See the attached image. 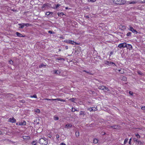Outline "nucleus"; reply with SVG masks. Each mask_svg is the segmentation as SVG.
I'll use <instances>...</instances> for the list:
<instances>
[{
	"mask_svg": "<svg viewBox=\"0 0 145 145\" xmlns=\"http://www.w3.org/2000/svg\"><path fill=\"white\" fill-rule=\"evenodd\" d=\"M114 3L119 5H122L124 4L125 3V0H113Z\"/></svg>",
	"mask_w": 145,
	"mask_h": 145,
	"instance_id": "nucleus-1",
	"label": "nucleus"
},
{
	"mask_svg": "<svg viewBox=\"0 0 145 145\" xmlns=\"http://www.w3.org/2000/svg\"><path fill=\"white\" fill-rule=\"evenodd\" d=\"M18 25L20 26L19 27V28L20 29H22L25 26L28 27L30 26L31 25V24H25L24 23L19 24H18Z\"/></svg>",
	"mask_w": 145,
	"mask_h": 145,
	"instance_id": "nucleus-2",
	"label": "nucleus"
},
{
	"mask_svg": "<svg viewBox=\"0 0 145 145\" xmlns=\"http://www.w3.org/2000/svg\"><path fill=\"white\" fill-rule=\"evenodd\" d=\"M126 42H124L123 43H120L119 44L118 46V47L121 48H125L126 45Z\"/></svg>",
	"mask_w": 145,
	"mask_h": 145,
	"instance_id": "nucleus-3",
	"label": "nucleus"
},
{
	"mask_svg": "<svg viewBox=\"0 0 145 145\" xmlns=\"http://www.w3.org/2000/svg\"><path fill=\"white\" fill-rule=\"evenodd\" d=\"M104 63L105 64L109 66H110L112 64L113 65V66H116L115 64L113 62H111L108 61H104Z\"/></svg>",
	"mask_w": 145,
	"mask_h": 145,
	"instance_id": "nucleus-4",
	"label": "nucleus"
},
{
	"mask_svg": "<svg viewBox=\"0 0 145 145\" xmlns=\"http://www.w3.org/2000/svg\"><path fill=\"white\" fill-rule=\"evenodd\" d=\"M129 30L132 32L133 33H134L135 34H137V31L135 29H134L131 26L129 25Z\"/></svg>",
	"mask_w": 145,
	"mask_h": 145,
	"instance_id": "nucleus-5",
	"label": "nucleus"
},
{
	"mask_svg": "<svg viewBox=\"0 0 145 145\" xmlns=\"http://www.w3.org/2000/svg\"><path fill=\"white\" fill-rule=\"evenodd\" d=\"M8 121L12 123H15L16 122V120L13 117H12L10 118Z\"/></svg>",
	"mask_w": 145,
	"mask_h": 145,
	"instance_id": "nucleus-6",
	"label": "nucleus"
},
{
	"mask_svg": "<svg viewBox=\"0 0 145 145\" xmlns=\"http://www.w3.org/2000/svg\"><path fill=\"white\" fill-rule=\"evenodd\" d=\"M66 42L71 44L73 45H75L76 44V42H74V41L70 40H67L65 41Z\"/></svg>",
	"mask_w": 145,
	"mask_h": 145,
	"instance_id": "nucleus-7",
	"label": "nucleus"
},
{
	"mask_svg": "<svg viewBox=\"0 0 145 145\" xmlns=\"http://www.w3.org/2000/svg\"><path fill=\"white\" fill-rule=\"evenodd\" d=\"M110 127H111L113 129H120V126L117 125H114L111 126H110Z\"/></svg>",
	"mask_w": 145,
	"mask_h": 145,
	"instance_id": "nucleus-8",
	"label": "nucleus"
},
{
	"mask_svg": "<svg viewBox=\"0 0 145 145\" xmlns=\"http://www.w3.org/2000/svg\"><path fill=\"white\" fill-rule=\"evenodd\" d=\"M126 47L127 48V49H129V50H131L132 49V46L129 44H127L126 43Z\"/></svg>",
	"mask_w": 145,
	"mask_h": 145,
	"instance_id": "nucleus-9",
	"label": "nucleus"
},
{
	"mask_svg": "<svg viewBox=\"0 0 145 145\" xmlns=\"http://www.w3.org/2000/svg\"><path fill=\"white\" fill-rule=\"evenodd\" d=\"M46 100H50V101H55V100H57L58 101H61V99H60V98H57V99H46Z\"/></svg>",
	"mask_w": 145,
	"mask_h": 145,
	"instance_id": "nucleus-10",
	"label": "nucleus"
},
{
	"mask_svg": "<svg viewBox=\"0 0 145 145\" xmlns=\"http://www.w3.org/2000/svg\"><path fill=\"white\" fill-rule=\"evenodd\" d=\"M26 124V122L25 121H23V122H19V125H25Z\"/></svg>",
	"mask_w": 145,
	"mask_h": 145,
	"instance_id": "nucleus-11",
	"label": "nucleus"
},
{
	"mask_svg": "<svg viewBox=\"0 0 145 145\" xmlns=\"http://www.w3.org/2000/svg\"><path fill=\"white\" fill-rule=\"evenodd\" d=\"M16 34L17 36L19 37H24L21 34L18 32H16Z\"/></svg>",
	"mask_w": 145,
	"mask_h": 145,
	"instance_id": "nucleus-12",
	"label": "nucleus"
},
{
	"mask_svg": "<svg viewBox=\"0 0 145 145\" xmlns=\"http://www.w3.org/2000/svg\"><path fill=\"white\" fill-rule=\"evenodd\" d=\"M45 141V140H44V139H42H42H40V140H39V143L42 144V145H43L44 144V145H45V144H44V143L43 142H44Z\"/></svg>",
	"mask_w": 145,
	"mask_h": 145,
	"instance_id": "nucleus-13",
	"label": "nucleus"
},
{
	"mask_svg": "<svg viewBox=\"0 0 145 145\" xmlns=\"http://www.w3.org/2000/svg\"><path fill=\"white\" fill-rule=\"evenodd\" d=\"M53 72L54 73L57 74H59L60 73V71L59 70H54Z\"/></svg>",
	"mask_w": 145,
	"mask_h": 145,
	"instance_id": "nucleus-14",
	"label": "nucleus"
},
{
	"mask_svg": "<svg viewBox=\"0 0 145 145\" xmlns=\"http://www.w3.org/2000/svg\"><path fill=\"white\" fill-rule=\"evenodd\" d=\"M98 87V88L100 89L104 90L105 86L103 85L99 86Z\"/></svg>",
	"mask_w": 145,
	"mask_h": 145,
	"instance_id": "nucleus-15",
	"label": "nucleus"
},
{
	"mask_svg": "<svg viewBox=\"0 0 145 145\" xmlns=\"http://www.w3.org/2000/svg\"><path fill=\"white\" fill-rule=\"evenodd\" d=\"M56 60H60L62 61H64L65 60V59L64 58H61L60 57H57L56 58Z\"/></svg>",
	"mask_w": 145,
	"mask_h": 145,
	"instance_id": "nucleus-16",
	"label": "nucleus"
},
{
	"mask_svg": "<svg viewBox=\"0 0 145 145\" xmlns=\"http://www.w3.org/2000/svg\"><path fill=\"white\" fill-rule=\"evenodd\" d=\"M53 13L51 12H46V15H50L51 16L52 15Z\"/></svg>",
	"mask_w": 145,
	"mask_h": 145,
	"instance_id": "nucleus-17",
	"label": "nucleus"
},
{
	"mask_svg": "<svg viewBox=\"0 0 145 145\" xmlns=\"http://www.w3.org/2000/svg\"><path fill=\"white\" fill-rule=\"evenodd\" d=\"M59 16L61 17V16H63L65 14H63V12H58L57 14Z\"/></svg>",
	"mask_w": 145,
	"mask_h": 145,
	"instance_id": "nucleus-18",
	"label": "nucleus"
},
{
	"mask_svg": "<svg viewBox=\"0 0 145 145\" xmlns=\"http://www.w3.org/2000/svg\"><path fill=\"white\" fill-rule=\"evenodd\" d=\"M61 5L60 4H57V5H55V7H54V9H57L58 7H59V6Z\"/></svg>",
	"mask_w": 145,
	"mask_h": 145,
	"instance_id": "nucleus-19",
	"label": "nucleus"
},
{
	"mask_svg": "<svg viewBox=\"0 0 145 145\" xmlns=\"http://www.w3.org/2000/svg\"><path fill=\"white\" fill-rule=\"evenodd\" d=\"M79 131H76L75 132L76 136L78 137L79 136Z\"/></svg>",
	"mask_w": 145,
	"mask_h": 145,
	"instance_id": "nucleus-20",
	"label": "nucleus"
},
{
	"mask_svg": "<svg viewBox=\"0 0 145 145\" xmlns=\"http://www.w3.org/2000/svg\"><path fill=\"white\" fill-rule=\"evenodd\" d=\"M54 119L55 120H57L59 119V118L56 116H54Z\"/></svg>",
	"mask_w": 145,
	"mask_h": 145,
	"instance_id": "nucleus-21",
	"label": "nucleus"
},
{
	"mask_svg": "<svg viewBox=\"0 0 145 145\" xmlns=\"http://www.w3.org/2000/svg\"><path fill=\"white\" fill-rule=\"evenodd\" d=\"M71 111L72 112H74L75 111H78V110H76V109L75 108H72V110H71Z\"/></svg>",
	"mask_w": 145,
	"mask_h": 145,
	"instance_id": "nucleus-22",
	"label": "nucleus"
},
{
	"mask_svg": "<svg viewBox=\"0 0 145 145\" xmlns=\"http://www.w3.org/2000/svg\"><path fill=\"white\" fill-rule=\"evenodd\" d=\"M98 140L97 139H95L93 140V142L95 144H96L98 142Z\"/></svg>",
	"mask_w": 145,
	"mask_h": 145,
	"instance_id": "nucleus-23",
	"label": "nucleus"
},
{
	"mask_svg": "<svg viewBox=\"0 0 145 145\" xmlns=\"http://www.w3.org/2000/svg\"><path fill=\"white\" fill-rule=\"evenodd\" d=\"M104 90H106L107 91H109L110 90H109V89L107 87H106L105 86L104 87Z\"/></svg>",
	"mask_w": 145,
	"mask_h": 145,
	"instance_id": "nucleus-24",
	"label": "nucleus"
},
{
	"mask_svg": "<svg viewBox=\"0 0 145 145\" xmlns=\"http://www.w3.org/2000/svg\"><path fill=\"white\" fill-rule=\"evenodd\" d=\"M37 142H36V141H34L32 142L31 143V144L32 145H36L37 144Z\"/></svg>",
	"mask_w": 145,
	"mask_h": 145,
	"instance_id": "nucleus-25",
	"label": "nucleus"
},
{
	"mask_svg": "<svg viewBox=\"0 0 145 145\" xmlns=\"http://www.w3.org/2000/svg\"><path fill=\"white\" fill-rule=\"evenodd\" d=\"M137 73L141 75H142L143 74V73L141 72L140 71H137Z\"/></svg>",
	"mask_w": 145,
	"mask_h": 145,
	"instance_id": "nucleus-26",
	"label": "nucleus"
},
{
	"mask_svg": "<svg viewBox=\"0 0 145 145\" xmlns=\"http://www.w3.org/2000/svg\"><path fill=\"white\" fill-rule=\"evenodd\" d=\"M85 115L84 112L82 111H81L80 112V115Z\"/></svg>",
	"mask_w": 145,
	"mask_h": 145,
	"instance_id": "nucleus-27",
	"label": "nucleus"
},
{
	"mask_svg": "<svg viewBox=\"0 0 145 145\" xmlns=\"http://www.w3.org/2000/svg\"><path fill=\"white\" fill-rule=\"evenodd\" d=\"M131 32H129L127 33L126 35L127 36H131Z\"/></svg>",
	"mask_w": 145,
	"mask_h": 145,
	"instance_id": "nucleus-28",
	"label": "nucleus"
},
{
	"mask_svg": "<svg viewBox=\"0 0 145 145\" xmlns=\"http://www.w3.org/2000/svg\"><path fill=\"white\" fill-rule=\"evenodd\" d=\"M122 80H124V81H126L127 80V78L126 77H125V76H123L122 78Z\"/></svg>",
	"mask_w": 145,
	"mask_h": 145,
	"instance_id": "nucleus-29",
	"label": "nucleus"
},
{
	"mask_svg": "<svg viewBox=\"0 0 145 145\" xmlns=\"http://www.w3.org/2000/svg\"><path fill=\"white\" fill-rule=\"evenodd\" d=\"M30 97H31V98L34 97V98H37V95H32H32L30 96Z\"/></svg>",
	"mask_w": 145,
	"mask_h": 145,
	"instance_id": "nucleus-30",
	"label": "nucleus"
},
{
	"mask_svg": "<svg viewBox=\"0 0 145 145\" xmlns=\"http://www.w3.org/2000/svg\"><path fill=\"white\" fill-rule=\"evenodd\" d=\"M76 98H72L70 99V100L72 102H74V101L76 100Z\"/></svg>",
	"mask_w": 145,
	"mask_h": 145,
	"instance_id": "nucleus-31",
	"label": "nucleus"
},
{
	"mask_svg": "<svg viewBox=\"0 0 145 145\" xmlns=\"http://www.w3.org/2000/svg\"><path fill=\"white\" fill-rule=\"evenodd\" d=\"M128 139L126 138L124 140V144H125L128 141Z\"/></svg>",
	"mask_w": 145,
	"mask_h": 145,
	"instance_id": "nucleus-32",
	"label": "nucleus"
},
{
	"mask_svg": "<svg viewBox=\"0 0 145 145\" xmlns=\"http://www.w3.org/2000/svg\"><path fill=\"white\" fill-rule=\"evenodd\" d=\"M135 135L137 138H140V135L138 133L136 134Z\"/></svg>",
	"mask_w": 145,
	"mask_h": 145,
	"instance_id": "nucleus-33",
	"label": "nucleus"
},
{
	"mask_svg": "<svg viewBox=\"0 0 145 145\" xmlns=\"http://www.w3.org/2000/svg\"><path fill=\"white\" fill-rule=\"evenodd\" d=\"M9 63L11 65H13V61L11 60H10L9 61Z\"/></svg>",
	"mask_w": 145,
	"mask_h": 145,
	"instance_id": "nucleus-34",
	"label": "nucleus"
},
{
	"mask_svg": "<svg viewBox=\"0 0 145 145\" xmlns=\"http://www.w3.org/2000/svg\"><path fill=\"white\" fill-rule=\"evenodd\" d=\"M66 127H72V125H70L69 124H67L66 125Z\"/></svg>",
	"mask_w": 145,
	"mask_h": 145,
	"instance_id": "nucleus-35",
	"label": "nucleus"
},
{
	"mask_svg": "<svg viewBox=\"0 0 145 145\" xmlns=\"http://www.w3.org/2000/svg\"><path fill=\"white\" fill-rule=\"evenodd\" d=\"M43 66L44 67L45 66V65H44L43 64H42L40 65L39 66V67L40 68H41L42 67H43Z\"/></svg>",
	"mask_w": 145,
	"mask_h": 145,
	"instance_id": "nucleus-36",
	"label": "nucleus"
},
{
	"mask_svg": "<svg viewBox=\"0 0 145 145\" xmlns=\"http://www.w3.org/2000/svg\"><path fill=\"white\" fill-rule=\"evenodd\" d=\"M35 111L37 113H39L40 112V110L39 109H37V110H35Z\"/></svg>",
	"mask_w": 145,
	"mask_h": 145,
	"instance_id": "nucleus-37",
	"label": "nucleus"
},
{
	"mask_svg": "<svg viewBox=\"0 0 145 145\" xmlns=\"http://www.w3.org/2000/svg\"><path fill=\"white\" fill-rule=\"evenodd\" d=\"M19 102H20L22 103H25V100H20L19 101Z\"/></svg>",
	"mask_w": 145,
	"mask_h": 145,
	"instance_id": "nucleus-38",
	"label": "nucleus"
},
{
	"mask_svg": "<svg viewBox=\"0 0 145 145\" xmlns=\"http://www.w3.org/2000/svg\"><path fill=\"white\" fill-rule=\"evenodd\" d=\"M48 32L49 33L51 34H54V32L53 31H48Z\"/></svg>",
	"mask_w": 145,
	"mask_h": 145,
	"instance_id": "nucleus-39",
	"label": "nucleus"
},
{
	"mask_svg": "<svg viewBox=\"0 0 145 145\" xmlns=\"http://www.w3.org/2000/svg\"><path fill=\"white\" fill-rule=\"evenodd\" d=\"M83 72H86L87 73H88V74H91L89 72H88V71H86V70H83Z\"/></svg>",
	"mask_w": 145,
	"mask_h": 145,
	"instance_id": "nucleus-40",
	"label": "nucleus"
},
{
	"mask_svg": "<svg viewBox=\"0 0 145 145\" xmlns=\"http://www.w3.org/2000/svg\"><path fill=\"white\" fill-rule=\"evenodd\" d=\"M133 140H134V141H135H135H136V142H137L138 141V139H137V138H133Z\"/></svg>",
	"mask_w": 145,
	"mask_h": 145,
	"instance_id": "nucleus-41",
	"label": "nucleus"
},
{
	"mask_svg": "<svg viewBox=\"0 0 145 145\" xmlns=\"http://www.w3.org/2000/svg\"><path fill=\"white\" fill-rule=\"evenodd\" d=\"M89 111L90 112H91V111L94 110L92 108H89Z\"/></svg>",
	"mask_w": 145,
	"mask_h": 145,
	"instance_id": "nucleus-42",
	"label": "nucleus"
},
{
	"mask_svg": "<svg viewBox=\"0 0 145 145\" xmlns=\"http://www.w3.org/2000/svg\"><path fill=\"white\" fill-rule=\"evenodd\" d=\"M56 138H57V139L58 138H59V135L58 134H57L56 135Z\"/></svg>",
	"mask_w": 145,
	"mask_h": 145,
	"instance_id": "nucleus-43",
	"label": "nucleus"
},
{
	"mask_svg": "<svg viewBox=\"0 0 145 145\" xmlns=\"http://www.w3.org/2000/svg\"><path fill=\"white\" fill-rule=\"evenodd\" d=\"M141 108L142 110H145V106L142 107Z\"/></svg>",
	"mask_w": 145,
	"mask_h": 145,
	"instance_id": "nucleus-44",
	"label": "nucleus"
},
{
	"mask_svg": "<svg viewBox=\"0 0 145 145\" xmlns=\"http://www.w3.org/2000/svg\"><path fill=\"white\" fill-rule=\"evenodd\" d=\"M129 93L130 95H133V93L131 91H129Z\"/></svg>",
	"mask_w": 145,
	"mask_h": 145,
	"instance_id": "nucleus-45",
	"label": "nucleus"
},
{
	"mask_svg": "<svg viewBox=\"0 0 145 145\" xmlns=\"http://www.w3.org/2000/svg\"><path fill=\"white\" fill-rule=\"evenodd\" d=\"M96 0H88L89 1H91L92 2H94Z\"/></svg>",
	"mask_w": 145,
	"mask_h": 145,
	"instance_id": "nucleus-46",
	"label": "nucleus"
},
{
	"mask_svg": "<svg viewBox=\"0 0 145 145\" xmlns=\"http://www.w3.org/2000/svg\"><path fill=\"white\" fill-rule=\"evenodd\" d=\"M131 138L130 139L129 141V143L130 144H131Z\"/></svg>",
	"mask_w": 145,
	"mask_h": 145,
	"instance_id": "nucleus-47",
	"label": "nucleus"
},
{
	"mask_svg": "<svg viewBox=\"0 0 145 145\" xmlns=\"http://www.w3.org/2000/svg\"><path fill=\"white\" fill-rule=\"evenodd\" d=\"M135 3H136L135 2L133 1V2H130L129 3L130 4H134Z\"/></svg>",
	"mask_w": 145,
	"mask_h": 145,
	"instance_id": "nucleus-48",
	"label": "nucleus"
},
{
	"mask_svg": "<svg viewBox=\"0 0 145 145\" xmlns=\"http://www.w3.org/2000/svg\"><path fill=\"white\" fill-rule=\"evenodd\" d=\"M105 134H106L104 132H101V134L102 135H105Z\"/></svg>",
	"mask_w": 145,
	"mask_h": 145,
	"instance_id": "nucleus-49",
	"label": "nucleus"
},
{
	"mask_svg": "<svg viewBox=\"0 0 145 145\" xmlns=\"http://www.w3.org/2000/svg\"><path fill=\"white\" fill-rule=\"evenodd\" d=\"M61 101L65 102V100H64V99H61Z\"/></svg>",
	"mask_w": 145,
	"mask_h": 145,
	"instance_id": "nucleus-50",
	"label": "nucleus"
},
{
	"mask_svg": "<svg viewBox=\"0 0 145 145\" xmlns=\"http://www.w3.org/2000/svg\"><path fill=\"white\" fill-rule=\"evenodd\" d=\"M137 142H138V144H141L142 143V142L141 141H138Z\"/></svg>",
	"mask_w": 145,
	"mask_h": 145,
	"instance_id": "nucleus-51",
	"label": "nucleus"
},
{
	"mask_svg": "<svg viewBox=\"0 0 145 145\" xmlns=\"http://www.w3.org/2000/svg\"><path fill=\"white\" fill-rule=\"evenodd\" d=\"M98 81L100 82V83H102V84H103V82H102L101 80H98Z\"/></svg>",
	"mask_w": 145,
	"mask_h": 145,
	"instance_id": "nucleus-52",
	"label": "nucleus"
},
{
	"mask_svg": "<svg viewBox=\"0 0 145 145\" xmlns=\"http://www.w3.org/2000/svg\"><path fill=\"white\" fill-rule=\"evenodd\" d=\"M60 145H66V144L65 143H62L60 144Z\"/></svg>",
	"mask_w": 145,
	"mask_h": 145,
	"instance_id": "nucleus-53",
	"label": "nucleus"
},
{
	"mask_svg": "<svg viewBox=\"0 0 145 145\" xmlns=\"http://www.w3.org/2000/svg\"><path fill=\"white\" fill-rule=\"evenodd\" d=\"M113 54V52H111L110 53V55H112Z\"/></svg>",
	"mask_w": 145,
	"mask_h": 145,
	"instance_id": "nucleus-54",
	"label": "nucleus"
},
{
	"mask_svg": "<svg viewBox=\"0 0 145 145\" xmlns=\"http://www.w3.org/2000/svg\"><path fill=\"white\" fill-rule=\"evenodd\" d=\"M97 108H95V109L94 110V111H97Z\"/></svg>",
	"mask_w": 145,
	"mask_h": 145,
	"instance_id": "nucleus-55",
	"label": "nucleus"
},
{
	"mask_svg": "<svg viewBox=\"0 0 145 145\" xmlns=\"http://www.w3.org/2000/svg\"><path fill=\"white\" fill-rule=\"evenodd\" d=\"M19 122L16 123V125H19Z\"/></svg>",
	"mask_w": 145,
	"mask_h": 145,
	"instance_id": "nucleus-56",
	"label": "nucleus"
},
{
	"mask_svg": "<svg viewBox=\"0 0 145 145\" xmlns=\"http://www.w3.org/2000/svg\"><path fill=\"white\" fill-rule=\"evenodd\" d=\"M65 48L66 49H68V47L67 46H66L65 47Z\"/></svg>",
	"mask_w": 145,
	"mask_h": 145,
	"instance_id": "nucleus-57",
	"label": "nucleus"
},
{
	"mask_svg": "<svg viewBox=\"0 0 145 145\" xmlns=\"http://www.w3.org/2000/svg\"><path fill=\"white\" fill-rule=\"evenodd\" d=\"M143 1H142V2L144 3H145V0H143Z\"/></svg>",
	"mask_w": 145,
	"mask_h": 145,
	"instance_id": "nucleus-58",
	"label": "nucleus"
},
{
	"mask_svg": "<svg viewBox=\"0 0 145 145\" xmlns=\"http://www.w3.org/2000/svg\"><path fill=\"white\" fill-rule=\"evenodd\" d=\"M68 9V7H66L65 8V9H66V10H67V9Z\"/></svg>",
	"mask_w": 145,
	"mask_h": 145,
	"instance_id": "nucleus-59",
	"label": "nucleus"
},
{
	"mask_svg": "<svg viewBox=\"0 0 145 145\" xmlns=\"http://www.w3.org/2000/svg\"><path fill=\"white\" fill-rule=\"evenodd\" d=\"M59 51H61V49H59Z\"/></svg>",
	"mask_w": 145,
	"mask_h": 145,
	"instance_id": "nucleus-60",
	"label": "nucleus"
},
{
	"mask_svg": "<svg viewBox=\"0 0 145 145\" xmlns=\"http://www.w3.org/2000/svg\"><path fill=\"white\" fill-rule=\"evenodd\" d=\"M86 17L87 18H89V17H88V16H86Z\"/></svg>",
	"mask_w": 145,
	"mask_h": 145,
	"instance_id": "nucleus-61",
	"label": "nucleus"
},
{
	"mask_svg": "<svg viewBox=\"0 0 145 145\" xmlns=\"http://www.w3.org/2000/svg\"><path fill=\"white\" fill-rule=\"evenodd\" d=\"M118 71H119V72H120V71H121V70H118Z\"/></svg>",
	"mask_w": 145,
	"mask_h": 145,
	"instance_id": "nucleus-62",
	"label": "nucleus"
},
{
	"mask_svg": "<svg viewBox=\"0 0 145 145\" xmlns=\"http://www.w3.org/2000/svg\"><path fill=\"white\" fill-rule=\"evenodd\" d=\"M121 74H123V72H121Z\"/></svg>",
	"mask_w": 145,
	"mask_h": 145,
	"instance_id": "nucleus-63",
	"label": "nucleus"
},
{
	"mask_svg": "<svg viewBox=\"0 0 145 145\" xmlns=\"http://www.w3.org/2000/svg\"><path fill=\"white\" fill-rule=\"evenodd\" d=\"M45 5V4H44V6Z\"/></svg>",
	"mask_w": 145,
	"mask_h": 145,
	"instance_id": "nucleus-64",
	"label": "nucleus"
}]
</instances>
